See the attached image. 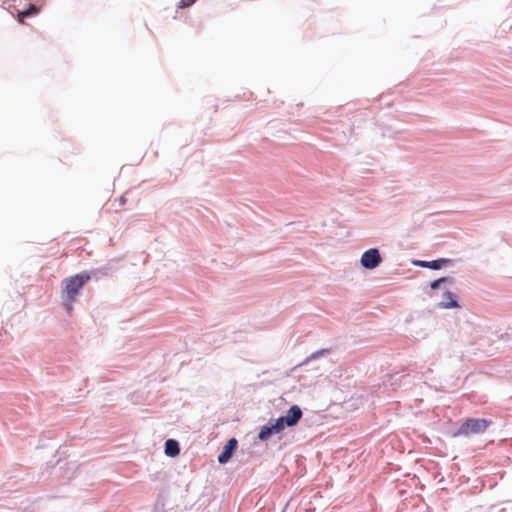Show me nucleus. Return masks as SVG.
I'll return each instance as SVG.
<instances>
[{
	"label": "nucleus",
	"instance_id": "obj_1",
	"mask_svg": "<svg viewBox=\"0 0 512 512\" xmlns=\"http://www.w3.org/2000/svg\"><path fill=\"white\" fill-rule=\"evenodd\" d=\"M91 279L89 272L83 271L79 274L65 278L62 281V302L68 312L73 310V304L77 300V296L80 294L81 289Z\"/></svg>",
	"mask_w": 512,
	"mask_h": 512
},
{
	"label": "nucleus",
	"instance_id": "obj_2",
	"mask_svg": "<svg viewBox=\"0 0 512 512\" xmlns=\"http://www.w3.org/2000/svg\"><path fill=\"white\" fill-rule=\"evenodd\" d=\"M490 425V421L483 418H468L466 419L459 429L453 434L454 437L465 436L468 437L472 434H481L484 433L488 426Z\"/></svg>",
	"mask_w": 512,
	"mask_h": 512
},
{
	"label": "nucleus",
	"instance_id": "obj_3",
	"mask_svg": "<svg viewBox=\"0 0 512 512\" xmlns=\"http://www.w3.org/2000/svg\"><path fill=\"white\" fill-rule=\"evenodd\" d=\"M285 428V425L283 423V419H276V420H270L266 425H264L259 434L258 438L261 441L267 440L272 434H278L282 432Z\"/></svg>",
	"mask_w": 512,
	"mask_h": 512
},
{
	"label": "nucleus",
	"instance_id": "obj_4",
	"mask_svg": "<svg viewBox=\"0 0 512 512\" xmlns=\"http://www.w3.org/2000/svg\"><path fill=\"white\" fill-rule=\"evenodd\" d=\"M382 258L378 249L371 248L365 251L361 256V265L366 269H374L381 263Z\"/></svg>",
	"mask_w": 512,
	"mask_h": 512
},
{
	"label": "nucleus",
	"instance_id": "obj_5",
	"mask_svg": "<svg viewBox=\"0 0 512 512\" xmlns=\"http://www.w3.org/2000/svg\"><path fill=\"white\" fill-rule=\"evenodd\" d=\"M302 417V411L299 406L293 405L287 412V415L284 417H280L283 419V423L285 426L292 427L295 426Z\"/></svg>",
	"mask_w": 512,
	"mask_h": 512
},
{
	"label": "nucleus",
	"instance_id": "obj_6",
	"mask_svg": "<svg viewBox=\"0 0 512 512\" xmlns=\"http://www.w3.org/2000/svg\"><path fill=\"white\" fill-rule=\"evenodd\" d=\"M236 447H237V440L235 438H231L230 440H228V442L226 443V445L223 448V451L218 456V462L221 464L228 462L230 460V458L232 457V454H233L234 450L236 449Z\"/></svg>",
	"mask_w": 512,
	"mask_h": 512
},
{
	"label": "nucleus",
	"instance_id": "obj_7",
	"mask_svg": "<svg viewBox=\"0 0 512 512\" xmlns=\"http://www.w3.org/2000/svg\"><path fill=\"white\" fill-rule=\"evenodd\" d=\"M40 11V8L37 7L36 5L34 4H30L29 5V8L27 10H24V11H18L17 13V20L19 23L21 24H25V19L27 17H30V16H33V15H36L38 14Z\"/></svg>",
	"mask_w": 512,
	"mask_h": 512
},
{
	"label": "nucleus",
	"instance_id": "obj_8",
	"mask_svg": "<svg viewBox=\"0 0 512 512\" xmlns=\"http://www.w3.org/2000/svg\"><path fill=\"white\" fill-rule=\"evenodd\" d=\"M165 453L171 457L177 456L180 453L178 442L173 439L167 440L165 443Z\"/></svg>",
	"mask_w": 512,
	"mask_h": 512
},
{
	"label": "nucleus",
	"instance_id": "obj_9",
	"mask_svg": "<svg viewBox=\"0 0 512 512\" xmlns=\"http://www.w3.org/2000/svg\"><path fill=\"white\" fill-rule=\"evenodd\" d=\"M445 301L442 303L444 308H456L458 307L457 301L454 299V295L451 292H446L444 294Z\"/></svg>",
	"mask_w": 512,
	"mask_h": 512
},
{
	"label": "nucleus",
	"instance_id": "obj_10",
	"mask_svg": "<svg viewBox=\"0 0 512 512\" xmlns=\"http://www.w3.org/2000/svg\"><path fill=\"white\" fill-rule=\"evenodd\" d=\"M448 262H449L448 259H438V260L430 261L429 268L437 270V269L442 268V266Z\"/></svg>",
	"mask_w": 512,
	"mask_h": 512
},
{
	"label": "nucleus",
	"instance_id": "obj_11",
	"mask_svg": "<svg viewBox=\"0 0 512 512\" xmlns=\"http://www.w3.org/2000/svg\"><path fill=\"white\" fill-rule=\"evenodd\" d=\"M196 0H180L178 8H186L195 3Z\"/></svg>",
	"mask_w": 512,
	"mask_h": 512
},
{
	"label": "nucleus",
	"instance_id": "obj_12",
	"mask_svg": "<svg viewBox=\"0 0 512 512\" xmlns=\"http://www.w3.org/2000/svg\"><path fill=\"white\" fill-rule=\"evenodd\" d=\"M446 281H448V279H447V278H445V277H443V278H439V279H437V280H434V281L431 283V285H430V286H431V288H432V289H437V288L440 286V284H441L442 282H446Z\"/></svg>",
	"mask_w": 512,
	"mask_h": 512
},
{
	"label": "nucleus",
	"instance_id": "obj_13",
	"mask_svg": "<svg viewBox=\"0 0 512 512\" xmlns=\"http://www.w3.org/2000/svg\"><path fill=\"white\" fill-rule=\"evenodd\" d=\"M417 264L421 267L429 268V262L427 261H419Z\"/></svg>",
	"mask_w": 512,
	"mask_h": 512
}]
</instances>
